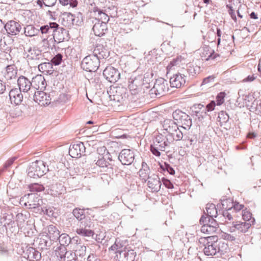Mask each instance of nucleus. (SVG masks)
Listing matches in <instances>:
<instances>
[{"mask_svg": "<svg viewBox=\"0 0 261 261\" xmlns=\"http://www.w3.org/2000/svg\"><path fill=\"white\" fill-rule=\"evenodd\" d=\"M9 96L11 102H14L16 105H20L23 100L21 91L17 88L12 89L10 91Z\"/></svg>", "mask_w": 261, "mask_h": 261, "instance_id": "obj_26", "label": "nucleus"}, {"mask_svg": "<svg viewBox=\"0 0 261 261\" xmlns=\"http://www.w3.org/2000/svg\"><path fill=\"white\" fill-rule=\"evenodd\" d=\"M187 75L185 73L180 74L178 73L173 74L170 79V84L172 87L179 88L186 83L185 77Z\"/></svg>", "mask_w": 261, "mask_h": 261, "instance_id": "obj_18", "label": "nucleus"}, {"mask_svg": "<svg viewBox=\"0 0 261 261\" xmlns=\"http://www.w3.org/2000/svg\"><path fill=\"white\" fill-rule=\"evenodd\" d=\"M64 259L62 261H77V256L75 253L71 251H68L67 253L64 254Z\"/></svg>", "mask_w": 261, "mask_h": 261, "instance_id": "obj_51", "label": "nucleus"}, {"mask_svg": "<svg viewBox=\"0 0 261 261\" xmlns=\"http://www.w3.org/2000/svg\"><path fill=\"white\" fill-rule=\"evenodd\" d=\"M147 185L148 187L155 192L159 191L161 187L162 184L160 179L156 175L148 176Z\"/></svg>", "mask_w": 261, "mask_h": 261, "instance_id": "obj_24", "label": "nucleus"}, {"mask_svg": "<svg viewBox=\"0 0 261 261\" xmlns=\"http://www.w3.org/2000/svg\"><path fill=\"white\" fill-rule=\"evenodd\" d=\"M21 29L20 23L13 20L8 21L4 26V31L8 36H14L18 34Z\"/></svg>", "mask_w": 261, "mask_h": 261, "instance_id": "obj_15", "label": "nucleus"}, {"mask_svg": "<svg viewBox=\"0 0 261 261\" xmlns=\"http://www.w3.org/2000/svg\"><path fill=\"white\" fill-rule=\"evenodd\" d=\"M216 102L214 100H212L209 103H208L205 109H204L203 111L210 112L212 111L215 109V107L216 106Z\"/></svg>", "mask_w": 261, "mask_h": 261, "instance_id": "obj_60", "label": "nucleus"}, {"mask_svg": "<svg viewBox=\"0 0 261 261\" xmlns=\"http://www.w3.org/2000/svg\"><path fill=\"white\" fill-rule=\"evenodd\" d=\"M172 116L175 120L181 124L180 126L187 130L190 128L192 124V119L190 116L186 113L179 110H176L173 112Z\"/></svg>", "mask_w": 261, "mask_h": 261, "instance_id": "obj_9", "label": "nucleus"}, {"mask_svg": "<svg viewBox=\"0 0 261 261\" xmlns=\"http://www.w3.org/2000/svg\"><path fill=\"white\" fill-rule=\"evenodd\" d=\"M126 89L122 87H111L108 92L110 100L122 103L126 97Z\"/></svg>", "mask_w": 261, "mask_h": 261, "instance_id": "obj_10", "label": "nucleus"}, {"mask_svg": "<svg viewBox=\"0 0 261 261\" xmlns=\"http://www.w3.org/2000/svg\"><path fill=\"white\" fill-rule=\"evenodd\" d=\"M27 257L30 260H39L41 257V253L33 247H29L26 251Z\"/></svg>", "mask_w": 261, "mask_h": 261, "instance_id": "obj_33", "label": "nucleus"}, {"mask_svg": "<svg viewBox=\"0 0 261 261\" xmlns=\"http://www.w3.org/2000/svg\"><path fill=\"white\" fill-rule=\"evenodd\" d=\"M85 150L84 144L82 142H77L70 146L69 153L73 158H79L84 155Z\"/></svg>", "mask_w": 261, "mask_h": 261, "instance_id": "obj_16", "label": "nucleus"}, {"mask_svg": "<svg viewBox=\"0 0 261 261\" xmlns=\"http://www.w3.org/2000/svg\"><path fill=\"white\" fill-rule=\"evenodd\" d=\"M214 217L202 216L200 219V224H202V223H207L208 225L214 227V228L217 229L218 227V224L217 221L214 219Z\"/></svg>", "mask_w": 261, "mask_h": 261, "instance_id": "obj_32", "label": "nucleus"}, {"mask_svg": "<svg viewBox=\"0 0 261 261\" xmlns=\"http://www.w3.org/2000/svg\"><path fill=\"white\" fill-rule=\"evenodd\" d=\"M49 171L48 166L43 161L32 162L28 169V175L31 178L42 176Z\"/></svg>", "mask_w": 261, "mask_h": 261, "instance_id": "obj_3", "label": "nucleus"}, {"mask_svg": "<svg viewBox=\"0 0 261 261\" xmlns=\"http://www.w3.org/2000/svg\"><path fill=\"white\" fill-rule=\"evenodd\" d=\"M73 215L74 216L80 221L83 219H86L85 218V214L84 211L80 208H74L73 210Z\"/></svg>", "mask_w": 261, "mask_h": 261, "instance_id": "obj_47", "label": "nucleus"}, {"mask_svg": "<svg viewBox=\"0 0 261 261\" xmlns=\"http://www.w3.org/2000/svg\"><path fill=\"white\" fill-rule=\"evenodd\" d=\"M242 215L244 222H250L251 225L254 223V218L252 217L251 213L246 209L242 211Z\"/></svg>", "mask_w": 261, "mask_h": 261, "instance_id": "obj_44", "label": "nucleus"}, {"mask_svg": "<svg viewBox=\"0 0 261 261\" xmlns=\"http://www.w3.org/2000/svg\"><path fill=\"white\" fill-rule=\"evenodd\" d=\"M186 70L187 72V75L188 74L189 76L193 77L196 74L199 73L200 67L195 64H193V63H189L187 65V68Z\"/></svg>", "mask_w": 261, "mask_h": 261, "instance_id": "obj_36", "label": "nucleus"}, {"mask_svg": "<svg viewBox=\"0 0 261 261\" xmlns=\"http://www.w3.org/2000/svg\"><path fill=\"white\" fill-rule=\"evenodd\" d=\"M225 93L223 92H220L216 96L217 105L220 106L224 101Z\"/></svg>", "mask_w": 261, "mask_h": 261, "instance_id": "obj_56", "label": "nucleus"}, {"mask_svg": "<svg viewBox=\"0 0 261 261\" xmlns=\"http://www.w3.org/2000/svg\"><path fill=\"white\" fill-rule=\"evenodd\" d=\"M50 238L53 240H58L60 237V231L58 228L53 225H50L48 228Z\"/></svg>", "mask_w": 261, "mask_h": 261, "instance_id": "obj_41", "label": "nucleus"}, {"mask_svg": "<svg viewBox=\"0 0 261 261\" xmlns=\"http://www.w3.org/2000/svg\"><path fill=\"white\" fill-rule=\"evenodd\" d=\"M162 181L164 184V185L168 189H172L173 188V185L170 181V180L166 179L164 177L162 178Z\"/></svg>", "mask_w": 261, "mask_h": 261, "instance_id": "obj_62", "label": "nucleus"}, {"mask_svg": "<svg viewBox=\"0 0 261 261\" xmlns=\"http://www.w3.org/2000/svg\"><path fill=\"white\" fill-rule=\"evenodd\" d=\"M199 242L203 244V252L207 256L221 255L226 252L228 248L224 241L218 240L215 236L201 238Z\"/></svg>", "mask_w": 261, "mask_h": 261, "instance_id": "obj_1", "label": "nucleus"}, {"mask_svg": "<svg viewBox=\"0 0 261 261\" xmlns=\"http://www.w3.org/2000/svg\"><path fill=\"white\" fill-rule=\"evenodd\" d=\"M163 127L169 134L177 129V124L171 119H165L163 122Z\"/></svg>", "mask_w": 261, "mask_h": 261, "instance_id": "obj_29", "label": "nucleus"}, {"mask_svg": "<svg viewBox=\"0 0 261 261\" xmlns=\"http://www.w3.org/2000/svg\"><path fill=\"white\" fill-rule=\"evenodd\" d=\"M93 55L95 56L100 61L101 59H105L109 57L110 51L102 45H97L93 51Z\"/></svg>", "mask_w": 261, "mask_h": 261, "instance_id": "obj_21", "label": "nucleus"}, {"mask_svg": "<svg viewBox=\"0 0 261 261\" xmlns=\"http://www.w3.org/2000/svg\"><path fill=\"white\" fill-rule=\"evenodd\" d=\"M25 109L26 107L24 105H16L15 107L12 110L11 115L13 117L16 118L22 117Z\"/></svg>", "mask_w": 261, "mask_h": 261, "instance_id": "obj_37", "label": "nucleus"}, {"mask_svg": "<svg viewBox=\"0 0 261 261\" xmlns=\"http://www.w3.org/2000/svg\"><path fill=\"white\" fill-rule=\"evenodd\" d=\"M37 67H38L40 72L45 74H50L54 71L52 63L46 62V61L41 62L39 64H38Z\"/></svg>", "mask_w": 261, "mask_h": 261, "instance_id": "obj_28", "label": "nucleus"}, {"mask_svg": "<svg viewBox=\"0 0 261 261\" xmlns=\"http://www.w3.org/2000/svg\"><path fill=\"white\" fill-rule=\"evenodd\" d=\"M228 203H231V206L229 207H232L233 212H239L242 210L244 206L243 204H241L238 202H233L231 199H226L222 201L223 207L224 208L225 205H227Z\"/></svg>", "mask_w": 261, "mask_h": 261, "instance_id": "obj_35", "label": "nucleus"}, {"mask_svg": "<svg viewBox=\"0 0 261 261\" xmlns=\"http://www.w3.org/2000/svg\"><path fill=\"white\" fill-rule=\"evenodd\" d=\"M100 61L93 55H90L85 57L81 63L82 68L85 71L95 72L98 69Z\"/></svg>", "mask_w": 261, "mask_h": 261, "instance_id": "obj_6", "label": "nucleus"}, {"mask_svg": "<svg viewBox=\"0 0 261 261\" xmlns=\"http://www.w3.org/2000/svg\"><path fill=\"white\" fill-rule=\"evenodd\" d=\"M28 187L30 191L33 192H41L44 191L45 188H47V193L54 197H57L61 194V192L56 190L58 187L57 184L47 185L45 187L43 185L33 183L29 185Z\"/></svg>", "mask_w": 261, "mask_h": 261, "instance_id": "obj_5", "label": "nucleus"}, {"mask_svg": "<svg viewBox=\"0 0 261 261\" xmlns=\"http://www.w3.org/2000/svg\"><path fill=\"white\" fill-rule=\"evenodd\" d=\"M188 130L181 127L177 126V129L174 130L171 134H170L173 138L174 140L176 141H180L184 137V133L187 132Z\"/></svg>", "mask_w": 261, "mask_h": 261, "instance_id": "obj_31", "label": "nucleus"}, {"mask_svg": "<svg viewBox=\"0 0 261 261\" xmlns=\"http://www.w3.org/2000/svg\"><path fill=\"white\" fill-rule=\"evenodd\" d=\"M67 34V31L66 29L62 27H60L58 24L53 38L50 37V38H49V41H51V43H53L54 42H56L58 43H60L64 41V40L66 39Z\"/></svg>", "mask_w": 261, "mask_h": 261, "instance_id": "obj_20", "label": "nucleus"}, {"mask_svg": "<svg viewBox=\"0 0 261 261\" xmlns=\"http://www.w3.org/2000/svg\"><path fill=\"white\" fill-rule=\"evenodd\" d=\"M78 227L76 229L75 232L79 235L82 237H92L94 232L91 230L92 223L90 219H85L81 220L77 224Z\"/></svg>", "mask_w": 261, "mask_h": 261, "instance_id": "obj_7", "label": "nucleus"}, {"mask_svg": "<svg viewBox=\"0 0 261 261\" xmlns=\"http://www.w3.org/2000/svg\"><path fill=\"white\" fill-rule=\"evenodd\" d=\"M96 165L101 168H107L106 172H111L113 169V166L107 162L103 158L99 159L96 162Z\"/></svg>", "mask_w": 261, "mask_h": 261, "instance_id": "obj_40", "label": "nucleus"}, {"mask_svg": "<svg viewBox=\"0 0 261 261\" xmlns=\"http://www.w3.org/2000/svg\"><path fill=\"white\" fill-rule=\"evenodd\" d=\"M103 75L110 83H116L120 78L119 71L112 66H107L103 71Z\"/></svg>", "mask_w": 261, "mask_h": 261, "instance_id": "obj_13", "label": "nucleus"}, {"mask_svg": "<svg viewBox=\"0 0 261 261\" xmlns=\"http://www.w3.org/2000/svg\"><path fill=\"white\" fill-rule=\"evenodd\" d=\"M57 3V0H43V3L46 7H53Z\"/></svg>", "mask_w": 261, "mask_h": 261, "instance_id": "obj_63", "label": "nucleus"}, {"mask_svg": "<svg viewBox=\"0 0 261 261\" xmlns=\"http://www.w3.org/2000/svg\"><path fill=\"white\" fill-rule=\"evenodd\" d=\"M135 154L134 150L123 149L119 153L118 159L124 165H130L134 161Z\"/></svg>", "mask_w": 261, "mask_h": 261, "instance_id": "obj_12", "label": "nucleus"}, {"mask_svg": "<svg viewBox=\"0 0 261 261\" xmlns=\"http://www.w3.org/2000/svg\"><path fill=\"white\" fill-rule=\"evenodd\" d=\"M215 79V76L214 75H211V76H208L205 78H204L203 80V81H202V85H206V84H208L209 83H213L214 81V79Z\"/></svg>", "mask_w": 261, "mask_h": 261, "instance_id": "obj_61", "label": "nucleus"}, {"mask_svg": "<svg viewBox=\"0 0 261 261\" xmlns=\"http://www.w3.org/2000/svg\"><path fill=\"white\" fill-rule=\"evenodd\" d=\"M224 208H225L226 210L223 211V217L225 219L228 220V221L226 220L225 222L226 223V221L231 222V221L233 220V217L232 215L233 212H232V207H228V206L227 205L225 207H224Z\"/></svg>", "mask_w": 261, "mask_h": 261, "instance_id": "obj_45", "label": "nucleus"}, {"mask_svg": "<svg viewBox=\"0 0 261 261\" xmlns=\"http://www.w3.org/2000/svg\"><path fill=\"white\" fill-rule=\"evenodd\" d=\"M27 56V61L31 67H36L41 62L46 61L42 50L37 46L30 47L28 51Z\"/></svg>", "mask_w": 261, "mask_h": 261, "instance_id": "obj_2", "label": "nucleus"}, {"mask_svg": "<svg viewBox=\"0 0 261 261\" xmlns=\"http://www.w3.org/2000/svg\"><path fill=\"white\" fill-rule=\"evenodd\" d=\"M215 52L209 46L204 45L202 47V51L201 52V56L202 58H204L205 60H208L211 59H215V56H214Z\"/></svg>", "mask_w": 261, "mask_h": 261, "instance_id": "obj_30", "label": "nucleus"}, {"mask_svg": "<svg viewBox=\"0 0 261 261\" xmlns=\"http://www.w3.org/2000/svg\"><path fill=\"white\" fill-rule=\"evenodd\" d=\"M17 158L16 156H13L8 160L4 165V168L0 170V174L2 172L4 171V170L9 168L12 165L14 162L17 159Z\"/></svg>", "mask_w": 261, "mask_h": 261, "instance_id": "obj_55", "label": "nucleus"}, {"mask_svg": "<svg viewBox=\"0 0 261 261\" xmlns=\"http://www.w3.org/2000/svg\"><path fill=\"white\" fill-rule=\"evenodd\" d=\"M206 212V216H211V217H215V218H217L218 216V212L216 208V206L213 203H208L206 204V206L205 207ZM206 213L205 212H204Z\"/></svg>", "mask_w": 261, "mask_h": 261, "instance_id": "obj_38", "label": "nucleus"}, {"mask_svg": "<svg viewBox=\"0 0 261 261\" xmlns=\"http://www.w3.org/2000/svg\"><path fill=\"white\" fill-rule=\"evenodd\" d=\"M63 19H66L70 24H73L75 20V16L70 13H65L63 14Z\"/></svg>", "mask_w": 261, "mask_h": 261, "instance_id": "obj_54", "label": "nucleus"}, {"mask_svg": "<svg viewBox=\"0 0 261 261\" xmlns=\"http://www.w3.org/2000/svg\"><path fill=\"white\" fill-rule=\"evenodd\" d=\"M226 222V224L229 225L230 232H234L236 230L242 233H245L251 227L250 222L244 221H236L231 222Z\"/></svg>", "mask_w": 261, "mask_h": 261, "instance_id": "obj_11", "label": "nucleus"}, {"mask_svg": "<svg viewBox=\"0 0 261 261\" xmlns=\"http://www.w3.org/2000/svg\"><path fill=\"white\" fill-rule=\"evenodd\" d=\"M150 172V169L147 164L145 162L142 163V168L139 171L140 176L143 178H146L148 176Z\"/></svg>", "mask_w": 261, "mask_h": 261, "instance_id": "obj_46", "label": "nucleus"}, {"mask_svg": "<svg viewBox=\"0 0 261 261\" xmlns=\"http://www.w3.org/2000/svg\"><path fill=\"white\" fill-rule=\"evenodd\" d=\"M156 148H159L162 151H165L167 148L170 145V142L167 138H164L162 135H158L156 137L153 141Z\"/></svg>", "mask_w": 261, "mask_h": 261, "instance_id": "obj_25", "label": "nucleus"}, {"mask_svg": "<svg viewBox=\"0 0 261 261\" xmlns=\"http://www.w3.org/2000/svg\"><path fill=\"white\" fill-rule=\"evenodd\" d=\"M59 242L60 244V246H67L71 242L70 237L66 233H62L60 234V237L58 238Z\"/></svg>", "mask_w": 261, "mask_h": 261, "instance_id": "obj_43", "label": "nucleus"}, {"mask_svg": "<svg viewBox=\"0 0 261 261\" xmlns=\"http://www.w3.org/2000/svg\"><path fill=\"white\" fill-rule=\"evenodd\" d=\"M17 84L19 86V90L23 92H29V94L33 93L34 88H33L32 81H30L28 78L24 76H20L17 80Z\"/></svg>", "mask_w": 261, "mask_h": 261, "instance_id": "obj_17", "label": "nucleus"}, {"mask_svg": "<svg viewBox=\"0 0 261 261\" xmlns=\"http://www.w3.org/2000/svg\"><path fill=\"white\" fill-rule=\"evenodd\" d=\"M168 91V83L163 78L156 80L153 87L149 91L151 98L160 97L165 94Z\"/></svg>", "mask_w": 261, "mask_h": 261, "instance_id": "obj_4", "label": "nucleus"}, {"mask_svg": "<svg viewBox=\"0 0 261 261\" xmlns=\"http://www.w3.org/2000/svg\"><path fill=\"white\" fill-rule=\"evenodd\" d=\"M68 251H67V249L65 246H59L58 247L57 249L56 250V255L59 257L61 260H63L64 259V256H65V254H66Z\"/></svg>", "mask_w": 261, "mask_h": 261, "instance_id": "obj_50", "label": "nucleus"}, {"mask_svg": "<svg viewBox=\"0 0 261 261\" xmlns=\"http://www.w3.org/2000/svg\"><path fill=\"white\" fill-rule=\"evenodd\" d=\"M10 217V216L4 214L0 219V223L1 224H4V226L6 227L7 225H11L12 223H14V221H13Z\"/></svg>", "mask_w": 261, "mask_h": 261, "instance_id": "obj_49", "label": "nucleus"}, {"mask_svg": "<svg viewBox=\"0 0 261 261\" xmlns=\"http://www.w3.org/2000/svg\"><path fill=\"white\" fill-rule=\"evenodd\" d=\"M40 31V29H36L32 25H28L24 28V34L27 36L32 37L37 35Z\"/></svg>", "mask_w": 261, "mask_h": 261, "instance_id": "obj_39", "label": "nucleus"}, {"mask_svg": "<svg viewBox=\"0 0 261 261\" xmlns=\"http://www.w3.org/2000/svg\"><path fill=\"white\" fill-rule=\"evenodd\" d=\"M118 252H119L120 255H123L124 256L126 261H134L136 255V253L134 250H129L127 252L122 251H118Z\"/></svg>", "mask_w": 261, "mask_h": 261, "instance_id": "obj_42", "label": "nucleus"}, {"mask_svg": "<svg viewBox=\"0 0 261 261\" xmlns=\"http://www.w3.org/2000/svg\"><path fill=\"white\" fill-rule=\"evenodd\" d=\"M32 95H33L32 97L30 95L29 97L33 98V100L40 106L48 105L50 103L51 98L50 94H47L42 91H35Z\"/></svg>", "mask_w": 261, "mask_h": 261, "instance_id": "obj_14", "label": "nucleus"}, {"mask_svg": "<svg viewBox=\"0 0 261 261\" xmlns=\"http://www.w3.org/2000/svg\"><path fill=\"white\" fill-rule=\"evenodd\" d=\"M201 231L204 233L211 234L216 231L217 229L208 225L207 223H202Z\"/></svg>", "mask_w": 261, "mask_h": 261, "instance_id": "obj_48", "label": "nucleus"}, {"mask_svg": "<svg viewBox=\"0 0 261 261\" xmlns=\"http://www.w3.org/2000/svg\"><path fill=\"white\" fill-rule=\"evenodd\" d=\"M226 7L228 9V14L231 16V18L235 21L237 22V17L234 12V10L233 9V8L229 5H227Z\"/></svg>", "mask_w": 261, "mask_h": 261, "instance_id": "obj_59", "label": "nucleus"}, {"mask_svg": "<svg viewBox=\"0 0 261 261\" xmlns=\"http://www.w3.org/2000/svg\"><path fill=\"white\" fill-rule=\"evenodd\" d=\"M33 88H34V91H36L37 89H40V91L45 89L46 86V82L45 80L41 75H37L36 76L32 79Z\"/></svg>", "mask_w": 261, "mask_h": 261, "instance_id": "obj_23", "label": "nucleus"}, {"mask_svg": "<svg viewBox=\"0 0 261 261\" xmlns=\"http://www.w3.org/2000/svg\"><path fill=\"white\" fill-rule=\"evenodd\" d=\"M17 70L14 65H8L6 67L4 77L7 81L16 80Z\"/></svg>", "mask_w": 261, "mask_h": 261, "instance_id": "obj_27", "label": "nucleus"}, {"mask_svg": "<svg viewBox=\"0 0 261 261\" xmlns=\"http://www.w3.org/2000/svg\"><path fill=\"white\" fill-rule=\"evenodd\" d=\"M86 251V247L84 245H77L75 254L76 256H79L80 257H83L85 255Z\"/></svg>", "mask_w": 261, "mask_h": 261, "instance_id": "obj_52", "label": "nucleus"}, {"mask_svg": "<svg viewBox=\"0 0 261 261\" xmlns=\"http://www.w3.org/2000/svg\"><path fill=\"white\" fill-rule=\"evenodd\" d=\"M193 113L194 115H195L199 119L200 118H203L204 115H206V111L202 110V111L200 112L199 110H195L193 111Z\"/></svg>", "mask_w": 261, "mask_h": 261, "instance_id": "obj_64", "label": "nucleus"}, {"mask_svg": "<svg viewBox=\"0 0 261 261\" xmlns=\"http://www.w3.org/2000/svg\"><path fill=\"white\" fill-rule=\"evenodd\" d=\"M93 12L95 14L97 12V17L95 19V20H98L100 22L107 24V22L109 20V17L107 14L103 12L101 10L98 9V8H94L93 9ZM95 15H96V14H95Z\"/></svg>", "mask_w": 261, "mask_h": 261, "instance_id": "obj_34", "label": "nucleus"}, {"mask_svg": "<svg viewBox=\"0 0 261 261\" xmlns=\"http://www.w3.org/2000/svg\"><path fill=\"white\" fill-rule=\"evenodd\" d=\"M94 22L92 30L95 35L100 37L105 34L108 30L107 24L100 22L98 20H96Z\"/></svg>", "mask_w": 261, "mask_h": 261, "instance_id": "obj_22", "label": "nucleus"}, {"mask_svg": "<svg viewBox=\"0 0 261 261\" xmlns=\"http://www.w3.org/2000/svg\"><path fill=\"white\" fill-rule=\"evenodd\" d=\"M258 101L254 100L252 102V106H251V108L253 109V105H255L256 107L254 108L255 109L256 113L260 115L261 117V100L259 101V103H258Z\"/></svg>", "mask_w": 261, "mask_h": 261, "instance_id": "obj_57", "label": "nucleus"}, {"mask_svg": "<svg viewBox=\"0 0 261 261\" xmlns=\"http://www.w3.org/2000/svg\"><path fill=\"white\" fill-rule=\"evenodd\" d=\"M28 200L24 205L29 208H35L40 206L42 203V199L37 195L29 194L27 195Z\"/></svg>", "mask_w": 261, "mask_h": 261, "instance_id": "obj_19", "label": "nucleus"}, {"mask_svg": "<svg viewBox=\"0 0 261 261\" xmlns=\"http://www.w3.org/2000/svg\"><path fill=\"white\" fill-rule=\"evenodd\" d=\"M58 26V24L56 22H49L46 25L40 27V32L42 34H49L46 38H44L42 40L44 46L49 48L50 46L49 42H51V41H49V38H50V37L53 38Z\"/></svg>", "mask_w": 261, "mask_h": 261, "instance_id": "obj_8", "label": "nucleus"}, {"mask_svg": "<svg viewBox=\"0 0 261 261\" xmlns=\"http://www.w3.org/2000/svg\"><path fill=\"white\" fill-rule=\"evenodd\" d=\"M62 58V55L59 53L52 58L51 60V63H52V65H59L61 63Z\"/></svg>", "mask_w": 261, "mask_h": 261, "instance_id": "obj_53", "label": "nucleus"}, {"mask_svg": "<svg viewBox=\"0 0 261 261\" xmlns=\"http://www.w3.org/2000/svg\"><path fill=\"white\" fill-rule=\"evenodd\" d=\"M150 151L153 154L156 156H160L161 155L160 149L158 147L156 148V146L155 145L154 143L150 145Z\"/></svg>", "mask_w": 261, "mask_h": 261, "instance_id": "obj_58", "label": "nucleus"}]
</instances>
